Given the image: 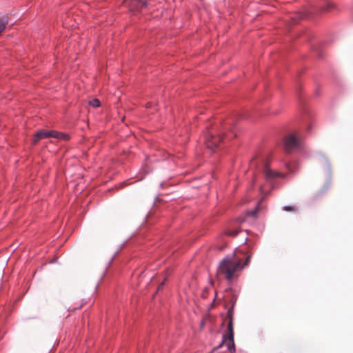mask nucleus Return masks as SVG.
<instances>
[{
    "label": "nucleus",
    "instance_id": "1",
    "mask_svg": "<svg viewBox=\"0 0 353 353\" xmlns=\"http://www.w3.org/2000/svg\"><path fill=\"white\" fill-rule=\"evenodd\" d=\"M243 269L241 266V259L236 253L231 256H225L219 263L217 269V277L223 276L230 281L237 276L236 272Z\"/></svg>",
    "mask_w": 353,
    "mask_h": 353
},
{
    "label": "nucleus",
    "instance_id": "2",
    "mask_svg": "<svg viewBox=\"0 0 353 353\" xmlns=\"http://www.w3.org/2000/svg\"><path fill=\"white\" fill-rule=\"evenodd\" d=\"M222 132H219L216 134L213 131L208 129L205 134V143L208 148L214 149L216 148L220 143L225 139L230 140L236 137V133L233 127L232 128L229 122H225L222 124Z\"/></svg>",
    "mask_w": 353,
    "mask_h": 353
},
{
    "label": "nucleus",
    "instance_id": "3",
    "mask_svg": "<svg viewBox=\"0 0 353 353\" xmlns=\"http://www.w3.org/2000/svg\"><path fill=\"white\" fill-rule=\"evenodd\" d=\"M250 169L252 170L253 176H285L272 168L269 159L262 156L257 155L250 161Z\"/></svg>",
    "mask_w": 353,
    "mask_h": 353
},
{
    "label": "nucleus",
    "instance_id": "4",
    "mask_svg": "<svg viewBox=\"0 0 353 353\" xmlns=\"http://www.w3.org/2000/svg\"><path fill=\"white\" fill-rule=\"evenodd\" d=\"M49 137H53L59 140L69 139V135L65 133H62L56 130H40L35 134L33 143L35 144L39 140Z\"/></svg>",
    "mask_w": 353,
    "mask_h": 353
},
{
    "label": "nucleus",
    "instance_id": "5",
    "mask_svg": "<svg viewBox=\"0 0 353 353\" xmlns=\"http://www.w3.org/2000/svg\"><path fill=\"white\" fill-rule=\"evenodd\" d=\"M300 141L294 134H288L284 137L283 146L287 152H291L299 148Z\"/></svg>",
    "mask_w": 353,
    "mask_h": 353
},
{
    "label": "nucleus",
    "instance_id": "6",
    "mask_svg": "<svg viewBox=\"0 0 353 353\" xmlns=\"http://www.w3.org/2000/svg\"><path fill=\"white\" fill-rule=\"evenodd\" d=\"M222 344H225L230 352L234 353L235 347L234 341V332L233 330H231V325L228 329L227 334L223 336Z\"/></svg>",
    "mask_w": 353,
    "mask_h": 353
},
{
    "label": "nucleus",
    "instance_id": "7",
    "mask_svg": "<svg viewBox=\"0 0 353 353\" xmlns=\"http://www.w3.org/2000/svg\"><path fill=\"white\" fill-rule=\"evenodd\" d=\"M124 3L132 9H141L146 6V3L143 0H124Z\"/></svg>",
    "mask_w": 353,
    "mask_h": 353
},
{
    "label": "nucleus",
    "instance_id": "8",
    "mask_svg": "<svg viewBox=\"0 0 353 353\" xmlns=\"http://www.w3.org/2000/svg\"><path fill=\"white\" fill-rule=\"evenodd\" d=\"M233 315H234V305H232L227 312V317L228 319V328L231 325V330H233Z\"/></svg>",
    "mask_w": 353,
    "mask_h": 353
},
{
    "label": "nucleus",
    "instance_id": "9",
    "mask_svg": "<svg viewBox=\"0 0 353 353\" xmlns=\"http://www.w3.org/2000/svg\"><path fill=\"white\" fill-rule=\"evenodd\" d=\"M304 17H305V14L301 12V13H297L294 16H292L290 17V19L292 20V23H296L298 22V20L299 19H303Z\"/></svg>",
    "mask_w": 353,
    "mask_h": 353
},
{
    "label": "nucleus",
    "instance_id": "10",
    "mask_svg": "<svg viewBox=\"0 0 353 353\" xmlns=\"http://www.w3.org/2000/svg\"><path fill=\"white\" fill-rule=\"evenodd\" d=\"M244 254L245 255H247V256H246V259H245V260L244 261V263L243 264L241 263V266H243V268H244V266L248 265V264L250 263V261L251 256L252 255V253L248 251L245 252Z\"/></svg>",
    "mask_w": 353,
    "mask_h": 353
},
{
    "label": "nucleus",
    "instance_id": "11",
    "mask_svg": "<svg viewBox=\"0 0 353 353\" xmlns=\"http://www.w3.org/2000/svg\"><path fill=\"white\" fill-rule=\"evenodd\" d=\"M8 24V19L6 17L0 19V33L4 30Z\"/></svg>",
    "mask_w": 353,
    "mask_h": 353
},
{
    "label": "nucleus",
    "instance_id": "12",
    "mask_svg": "<svg viewBox=\"0 0 353 353\" xmlns=\"http://www.w3.org/2000/svg\"><path fill=\"white\" fill-rule=\"evenodd\" d=\"M89 104L93 108H98L100 106V101L97 99H92L90 101Z\"/></svg>",
    "mask_w": 353,
    "mask_h": 353
},
{
    "label": "nucleus",
    "instance_id": "13",
    "mask_svg": "<svg viewBox=\"0 0 353 353\" xmlns=\"http://www.w3.org/2000/svg\"><path fill=\"white\" fill-rule=\"evenodd\" d=\"M285 211L290 212V211H296L297 208L295 206H285L283 208Z\"/></svg>",
    "mask_w": 353,
    "mask_h": 353
},
{
    "label": "nucleus",
    "instance_id": "14",
    "mask_svg": "<svg viewBox=\"0 0 353 353\" xmlns=\"http://www.w3.org/2000/svg\"><path fill=\"white\" fill-rule=\"evenodd\" d=\"M285 166L290 173H294L295 172L296 168H291L290 163H287Z\"/></svg>",
    "mask_w": 353,
    "mask_h": 353
},
{
    "label": "nucleus",
    "instance_id": "15",
    "mask_svg": "<svg viewBox=\"0 0 353 353\" xmlns=\"http://www.w3.org/2000/svg\"><path fill=\"white\" fill-rule=\"evenodd\" d=\"M238 232H239L236 231V230H235V231H228V232H227V234L230 235V236H235L236 235H237Z\"/></svg>",
    "mask_w": 353,
    "mask_h": 353
},
{
    "label": "nucleus",
    "instance_id": "16",
    "mask_svg": "<svg viewBox=\"0 0 353 353\" xmlns=\"http://www.w3.org/2000/svg\"><path fill=\"white\" fill-rule=\"evenodd\" d=\"M142 172H143V174H149V173H150V170H145V168H142Z\"/></svg>",
    "mask_w": 353,
    "mask_h": 353
},
{
    "label": "nucleus",
    "instance_id": "17",
    "mask_svg": "<svg viewBox=\"0 0 353 353\" xmlns=\"http://www.w3.org/2000/svg\"><path fill=\"white\" fill-rule=\"evenodd\" d=\"M331 8H332V5H331V3H328V4L327 5V7L325 8V10H330L331 9Z\"/></svg>",
    "mask_w": 353,
    "mask_h": 353
},
{
    "label": "nucleus",
    "instance_id": "18",
    "mask_svg": "<svg viewBox=\"0 0 353 353\" xmlns=\"http://www.w3.org/2000/svg\"><path fill=\"white\" fill-rule=\"evenodd\" d=\"M163 285H164V281H163V282L159 285V288H158V290H159L163 287Z\"/></svg>",
    "mask_w": 353,
    "mask_h": 353
},
{
    "label": "nucleus",
    "instance_id": "19",
    "mask_svg": "<svg viewBox=\"0 0 353 353\" xmlns=\"http://www.w3.org/2000/svg\"><path fill=\"white\" fill-rule=\"evenodd\" d=\"M260 190H261V192H265V190H264L263 187H261L260 188Z\"/></svg>",
    "mask_w": 353,
    "mask_h": 353
},
{
    "label": "nucleus",
    "instance_id": "20",
    "mask_svg": "<svg viewBox=\"0 0 353 353\" xmlns=\"http://www.w3.org/2000/svg\"><path fill=\"white\" fill-rule=\"evenodd\" d=\"M254 213H255V211H254V212H252V215H254Z\"/></svg>",
    "mask_w": 353,
    "mask_h": 353
}]
</instances>
